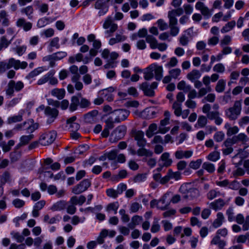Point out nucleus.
<instances>
[{"label": "nucleus", "instance_id": "obj_59", "mask_svg": "<svg viewBox=\"0 0 249 249\" xmlns=\"http://www.w3.org/2000/svg\"><path fill=\"white\" fill-rule=\"evenodd\" d=\"M189 37L185 34L182 35L179 38V44L183 46H186L189 42Z\"/></svg>", "mask_w": 249, "mask_h": 249}, {"label": "nucleus", "instance_id": "obj_43", "mask_svg": "<svg viewBox=\"0 0 249 249\" xmlns=\"http://www.w3.org/2000/svg\"><path fill=\"white\" fill-rule=\"evenodd\" d=\"M142 221V217L138 215L133 216L132 218L131 223L129 224V227L133 228L135 226L139 225Z\"/></svg>", "mask_w": 249, "mask_h": 249}, {"label": "nucleus", "instance_id": "obj_8", "mask_svg": "<svg viewBox=\"0 0 249 249\" xmlns=\"http://www.w3.org/2000/svg\"><path fill=\"white\" fill-rule=\"evenodd\" d=\"M22 126H24L27 130V133H32L35 130L38 128V124L37 123H34L32 120L25 122L23 124L17 125L15 129L17 130H20Z\"/></svg>", "mask_w": 249, "mask_h": 249}, {"label": "nucleus", "instance_id": "obj_47", "mask_svg": "<svg viewBox=\"0 0 249 249\" xmlns=\"http://www.w3.org/2000/svg\"><path fill=\"white\" fill-rule=\"evenodd\" d=\"M170 179L168 174H167L166 176L163 177H161V176L159 173H157V182H159L161 184H165Z\"/></svg>", "mask_w": 249, "mask_h": 249}, {"label": "nucleus", "instance_id": "obj_29", "mask_svg": "<svg viewBox=\"0 0 249 249\" xmlns=\"http://www.w3.org/2000/svg\"><path fill=\"white\" fill-rule=\"evenodd\" d=\"M224 216L221 212H218L216 214V218L213 223V226L214 228H217L221 226L224 221Z\"/></svg>", "mask_w": 249, "mask_h": 249}, {"label": "nucleus", "instance_id": "obj_33", "mask_svg": "<svg viewBox=\"0 0 249 249\" xmlns=\"http://www.w3.org/2000/svg\"><path fill=\"white\" fill-rule=\"evenodd\" d=\"M54 73L55 72L53 71H49L48 73L43 75L40 79H39L37 82V84L38 85H41L46 83L47 82L49 81V79L50 78V77H52L53 76Z\"/></svg>", "mask_w": 249, "mask_h": 249}, {"label": "nucleus", "instance_id": "obj_4", "mask_svg": "<svg viewBox=\"0 0 249 249\" xmlns=\"http://www.w3.org/2000/svg\"><path fill=\"white\" fill-rule=\"evenodd\" d=\"M179 192L184 194L185 199H193L199 196V191L197 189L189 187L187 184H182L179 188Z\"/></svg>", "mask_w": 249, "mask_h": 249}, {"label": "nucleus", "instance_id": "obj_63", "mask_svg": "<svg viewBox=\"0 0 249 249\" xmlns=\"http://www.w3.org/2000/svg\"><path fill=\"white\" fill-rule=\"evenodd\" d=\"M215 99V95L214 93H209L202 100L201 102L205 103L206 101L213 103Z\"/></svg>", "mask_w": 249, "mask_h": 249}, {"label": "nucleus", "instance_id": "obj_2", "mask_svg": "<svg viewBox=\"0 0 249 249\" xmlns=\"http://www.w3.org/2000/svg\"><path fill=\"white\" fill-rule=\"evenodd\" d=\"M242 110V100H236L233 106L225 111L226 117L230 120H236L240 115Z\"/></svg>", "mask_w": 249, "mask_h": 249}, {"label": "nucleus", "instance_id": "obj_44", "mask_svg": "<svg viewBox=\"0 0 249 249\" xmlns=\"http://www.w3.org/2000/svg\"><path fill=\"white\" fill-rule=\"evenodd\" d=\"M78 105L80 106L79 99L75 96L72 97L71 98V103L70 106V110L72 111L75 110Z\"/></svg>", "mask_w": 249, "mask_h": 249}, {"label": "nucleus", "instance_id": "obj_32", "mask_svg": "<svg viewBox=\"0 0 249 249\" xmlns=\"http://www.w3.org/2000/svg\"><path fill=\"white\" fill-rule=\"evenodd\" d=\"M86 201V198L83 196H73L71 198L69 203L74 204V205H82Z\"/></svg>", "mask_w": 249, "mask_h": 249}, {"label": "nucleus", "instance_id": "obj_42", "mask_svg": "<svg viewBox=\"0 0 249 249\" xmlns=\"http://www.w3.org/2000/svg\"><path fill=\"white\" fill-rule=\"evenodd\" d=\"M53 161L51 159L48 158L44 160V165L39 169L38 173L41 175L42 173L45 172V170L50 168L49 166L51 165Z\"/></svg>", "mask_w": 249, "mask_h": 249}, {"label": "nucleus", "instance_id": "obj_31", "mask_svg": "<svg viewBox=\"0 0 249 249\" xmlns=\"http://www.w3.org/2000/svg\"><path fill=\"white\" fill-rule=\"evenodd\" d=\"M24 112V110H21L18 115L9 117L7 119L8 123L11 124L21 121L22 119V115Z\"/></svg>", "mask_w": 249, "mask_h": 249}, {"label": "nucleus", "instance_id": "obj_6", "mask_svg": "<svg viewBox=\"0 0 249 249\" xmlns=\"http://www.w3.org/2000/svg\"><path fill=\"white\" fill-rule=\"evenodd\" d=\"M172 162V160L170 158V154L168 152L163 153L159 160V165L160 167L157 168V171L160 172L163 167L170 166Z\"/></svg>", "mask_w": 249, "mask_h": 249}, {"label": "nucleus", "instance_id": "obj_48", "mask_svg": "<svg viewBox=\"0 0 249 249\" xmlns=\"http://www.w3.org/2000/svg\"><path fill=\"white\" fill-rule=\"evenodd\" d=\"M107 236V230L104 229L100 233L97 238V242L99 244H102L104 242L105 238Z\"/></svg>", "mask_w": 249, "mask_h": 249}, {"label": "nucleus", "instance_id": "obj_62", "mask_svg": "<svg viewBox=\"0 0 249 249\" xmlns=\"http://www.w3.org/2000/svg\"><path fill=\"white\" fill-rule=\"evenodd\" d=\"M168 174L170 178H174L176 180L179 179L181 178V174L179 172H173L171 170H169Z\"/></svg>", "mask_w": 249, "mask_h": 249}, {"label": "nucleus", "instance_id": "obj_35", "mask_svg": "<svg viewBox=\"0 0 249 249\" xmlns=\"http://www.w3.org/2000/svg\"><path fill=\"white\" fill-rule=\"evenodd\" d=\"M235 25L236 23L234 20L229 22L222 27L221 32L223 34L229 32L235 27Z\"/></svg>", "mask_w": 249, "mask_h": 249}, {"label": "nucleus", "instance_id": "obj_21", "mask_svg": "<svg viewBox=\"0 0 249 249\" xmlns=\"http://www.w3.org/2000/svg\"><path fill=\"white\" fill-rule=\"evenodd\" d=\"M234 144L229 139H227L223 142V146L225 147V148L222 149V152L224 155H227L231 153L233 151L232 145Z\"/></svg>", "mask_w": 249, "mask_h": 249}, {"label": "nucleus", "instance_id": "obj_39", "mask_svg": "<svg viewBox=\"0 0 249 249\" xmlns=\"http://www.w3.org/2000/svg\"><path fill=\"white\" fill-rule=\"evenodd\" d=\"M79 78V75H74L71 78L72 82L75 83V89L78 90H81L83 87V84L81 82L78 81Z\"/></svg>", "mask_w": 249, "mask_h": 249}, {"label": "nucleus", "instance_id": "obj_3", "mask_svg": "<svg viewBox=\"0 0 249 249\" xmlns=\"http://www.w3.org/2000/svg\"><path fill=\"white\" fill-rule=\"evenodd\" d=\"M27 66V63L25 61L20 62L19 60L13 58L9 59L8 62H2L0 63V72L14 67L15 69H25Z\"/></svg>", "mask_w": 249, "mask_h": 249}, {"label": "nucleus", "instance_id": "obj_41", "mask_svg": "<svg viewBox=\"0 0 249 249\" xmlns=\"http://www.w3.org/2000/svg\"><path fill=\"white\" fill-rule=\"evenodd\" d=\"M202 168L209 173H213L215 170L214 165L209 162H204L202 164Z\"/></svg>", "mask_w": 249, "mask_h": 249}, {"label": "nucleus", "instance_id": "obj_55", "mask_svg": "<svg viewBox=\"0 0 249 249\" xmlns=\"http://www.w3.org/2000/svg\"><path fill=\"white\" fill-rule=\"evenodd\" d=\"M225 134L223 131H219L216 132L213 135V139L216 142H222L225 138Z\"/></svg>", "mask_w": 249, "mask_h": 249}, {"label": "nucleus", "instance_id": "obj_50", "mask_svg": "<svg viewBox=\"0 0 249 249\" xmlns=\"http://www.w3.org/2000/svg\"><path fill=\"white\" fill-rule=\"evenodd\" d=\"M220 158V153L217 151L213 152L207 156V159L209 160L215 162Z\"/></svg>", "mask_w": 249, "mask_h": 249}, {"label": "nucleus", "instance_id": "obj_15", "mask_svg": "<svg viewBox=\"0 0 249 249\" xmlns=\"http://www.w3.org/2000/svg\"><path fill=\"white\" fill-rule=\"evenodd\" d=\"M227 203L222 198H219L212 202L209 204V207L211 209L217 211L221 210Z\"/></svg>", "mask_w": 249, "mask_h": 249}, {"label": "nucleus", "instance_id": "obj_52", "mask_svg": "<svg viewBox=\"0 0 249 249\" xmlns=\"http://www.w3.org/2000/svg\"><path fill=\"white\" fill-rule=\"evenodd\" d=\"M61 217L57 216L50 218L48 215H46L44 217V221L49 224H53L58 221Z\"/></svg>", "mask_w": 249, "mask_h": 249}, {"label": "nucleus", "instance_id": "obj_53", "mask_svg": "<svg viewBox=\"0 0 249 249\" xmlns=\"http://www.w3.org/2000/svg\"><path fill=\"white\" fill-rule=\"evenodd\" d=\"M208 120L206 116H204L203 115H201L198 117L197 122V124L200 127H204L206 124H207Z\"/></svg>", "mask_w": 249, "mask_h": 249}, {"label": "nucleus", "instance_id": "obj_23", "mask_svg": "<svg viewBox=\"0 0 249 249\" xmlns=\"http://www.w3.org/2000/svg\"><path fill=\"white\" fill-rule=\"evenodd\" d=\"M226 244V242L222 240L218 235H215L211 241V245H216L218 248H224Z\"/></svg>", "mask_w": 249, "mask_h": 249}, {"label": "nucleus", "instance_id": "obj_49", "mask_svg": "<svg viewBox=\"0 0 249 249\" xmlns=\"http://www.w3.org/2000/svg\"><path fill=\"white\" fill-rule=\"evenodd\" d=\"M212 89L211 87H206L203 88H201L198 93L197 97L200 98L204 95H205L207 93L210 92L212 91Z\"/></svg>", "mask_w": 249, "mask_h": 249}, {"label": "nucleus", "instance_id": "obj_60", "mask_svg": "<svg viewBox=\"0 0 249 249\" xmlns=\"http://www.w3.org/2000/svg\"><path fill=\"white\" fill-rule=\"evenodd\" d=\"M213 71L217 73H222L225 71V68L222 63H218L214 66Z\"/></svg>", "mask_w": 249, "mask_h": 249}, {"label": "nucleus", "instance_id": "obj_11", "mask_svg": "<svg viewBox=\"0 0 249 249\" xmlns=\"http://www.w3.org/2000/svg\"><path fill=\"white\" fill-rule=\"evenodd\" d=\"M229 139L234 144L238 142H241L242 144H244L249 141V138L244 133H239Z\"/></svg>", "mask_w": 249, "mask_h": 249}, {"label": "nucleus", "instance_id": "obj_64", "mask_svg": "<svg viewBox=\"0 0 249 249\" xmlns=\"http://www.w3.org/2000/svg\"><path fill=\"white\" fill-rule=\"evenodd\" d=\"M158 26L161 31L165 30L168 28V24L162 19L157 21Z\"/></svg>", "mask_w": 249, "mask_h": 249}, {"label": "nucleus", "instance_id": "obj_10", "mask_svg": "<svg viewBox=\"0 0 249 249\" xmlns=\"http://www.w3.org/2000/svg\"><path fill=\"white\" fill-rule=\"evenodd\" d=\"M108 0H98L96 1L95 7L96 9H99V15L103 16L108 11V8L107 5Z\"/></svg>", "mask_w": 249, "mask_h": 249}, {"label": "nucleus", "instance_id": "obj_1", "mask_svg": "<svg viewBox=\"0 0 249 249\" xmlns=\"http://www.w3.org/2000/svg\"><path fill=\"white\" fill-rule=\"evenodd\" d=\"M146 36V41L148 43L150 44L151 48L154 49L156 48V41L155 36L156 35V27L153 26L149 29L148 34L147 31L145 28H142L140 29L137 34H133L131 38L132 40L137 39L138 37H143Z\"/></svg>", "mask_w": 249, "mask_h": 249}, {"label": "nucleus", "instance_id": "obj_61", "mask_svg": "<svg viewBox=\"0 0 249 249\" xmlns=\"http://www.w3.org/2000/svg\"><path fill=\"white\" fill-rule=\"evenodd\" d=\"M231 37L229 35L225 36L220 40V45L221 47L228 45L231 43Z\"/></svg>", "mask_w": 249, "mask_h": 249}, {"label": "nucleus", "instance_id": "obj_5", "mask_svg": "<svg viewBox=\"0 0 249 249\" xmlns=\"http://www.w3.org/2000/svg\"><path fill=\"white\" fill-rule=\"evenodd\" d=\"M56 136V134L55 131L46 132L40 136L39 142L43 146L48 145L54 142Z\"/></svg>", "mask_w": 249, "mask_h": 249}, {"label": "nucleus", "instance_id": "obj_54", "mask_svg": "<svg viewBox=\"0 0 249 249\" xmlns=\"http://www.w3.org/2000/svg\"><path fill=\"white\" fill-rule=\"evenodd\" d=\"M33 8L32 6H29L24 8H23L21 12L22 13L25 14L29 19L32 18V14L33 13Z\"/></svg>", "mask_w": 249, "mask_h": 249}, {"label": "nucleus", "instance_id": "obj_14", "mask_svg": "<svg viewBox=\"0 0 249 249\" xmlns=\"http://www.w3.org/2000/svg\"><path fill=\"white\" fill-rule=\"evenodd\" d=\"M193 152L192 150H183L181 149H178L174 153V156L177 160H180L183 158L188 159L193 155Z\"/></svg>", "mask_w": 249, "mask_h": 249}, {"label": "nucleus", "instance_id": "obj_12", "mask_svg": "<svg viewBox=\"0 0 249 249\" xmlns=\"http://www.w3.org/2000/svg\"><path fill=\"white\" fill-rule=\"evenodd\" d=\"M67 55V53L65 52H59L56 53H54L52 55L46 56L43 58V61H50V64L51 66H53L52 64V60H59L63 58L66 57Z\"/></svg>", "mask_w": 249, "mask_h": 249}, {"label": "nucleus", "instance_id": "obj_45", "mask_svg": "<svg viewBox=\"0 0 249 249\" xmlns=\"http://www.w3.org/2000/svg\"><path fill=\"white\" fill-rule=\"evenodd\" d=\"M47 68L46 67H38L34 70H33L32 71H31L29 73V76L31 77H33L35 76H36L38 75H39L40 73L44 71H47Z\"/></svg>", "mask_w": 249, "mask_h": 249}, {"label": "nucleus", "instance_id": "obj_58", "mask_svg": "<svg viewBox=\"0 0 249 249\" xmlns=\"http://www.w3.org/2000/svg\"><path fill=\"white\" fill-rule=\"evenodd\" d=\"M142 88L144 91L145 94L149 96L153 95L154 93V89L152 87L150 88V89H148V86L147 83H144L142 85Z\"/></svg>", "mask_w": 249, "mask_h": 249}, {"label": "nucleus", "instance_id": "obj_9", "mask_svg": "<svg viewBox=\"0 0 249 249\" xmlns=\"http://www.w3.org/2000/svg\"><path fill=\"white\" fill-rule=\"evenodd\" d=\"M90 185V182L89 179H85L80 184L72 189V192L75 194H80L85 191Z\"/></svg>", "mask_w": 249, "mask_h": 249}, {"label": "nucleus", "instance_id": "obj_28", "mask_svg": "<svg viewBox=\"0 0 249 249\" xmlns=\"http://www.w3.org/2000/svg\"><path fill=\"white\" fill-rule=\"evenodd\" d=\"M170 122L166 120L162 119L160 121L159 126L158 132L162 134H165L170 130V127L166 126L169 124Z\"/></svg>", "mask_w": 249, "mask_h": 249}, {"label": "nucleus", "instance_id": "obj_57", "mask_svg": "<svg viewBox=\"0 0 249 249\" xmlns=\"http://www.w3.org/2000/svg\"><path fill=\"white\" fill-rule=\"evenodd\" d=\"M51 22L50 19L48 18H40L37 23V26L38 28H42L48 25Z\"/></svg>", "mask_w": 249, "mask_h": 249}, {"label": "nucleus", "instance_id": "obj_7", "mask_svg": "<svg viewBox=\"0 0 249 249\" xmlns=\"http://www.w3.org/2000/svg\"><path fill=\"white\" fill-rule=\"evenodd\" d=\"M103 28L107 30L105 34L107 35V37H109L117 29L118 25L113 22L110 17H108L105 21Z\"/></svg>", "mask_w": 249, "mask_h": 249}, {"label": "nucleus", "instance_id": "obj_56", "mask_svg": "<svg viewBox=\"0 0 249 249\" xmlns=\"http://www.w3.org/2000/svg\"><path fill=\"white\" fill-rule=\"evenodd\" d=\"M54 35V30L52 28H48L46 30H43L40 33V36H44L48 38L53 36Z\"/></svg>", "mask_w": 249, "mask_h": 249}, {"label": "nucleus", "instance_id": "obj_27", "mask_svg": "<svg viewBox=\"0 0 249 249\" xmlns=\"http://www.w3.org/2000/svg\"><path fill=\"white\" fill-rule=\"evenodd\" d=\"M201 76V74L198 70H193L187 74L186 77L191 82H194L198 80Z\"/></svg>", "mask_w": 249, "mask_h": 249}, {"label": "nucleus", "instance_id": "obj_16", "mask_svg": "<svg viewBox=\"0 0 249 249\" xmlns=\"http://www.w3.org/2000/svg\"><path fill=\"white\" fill-rule=\"evenodd\" d=\"M113 114L116 117L115 121L120 122L125 120L129 115V112L125 109H118L114 111Z\"/></svg>", "mask_w": 249, "mask_h": 249}, {"label": "nucleus", "instance_id": "obj_38", "mask_svg": "<svg viewBox=\"0 0 249 249\" xmlns=\"http://www.w3.org/2000/svg\"><path fill=\"white\" fill-rule=\"evenodd\" d=\"M119 208V204L118 202H113L108 204L106 207V211L109 213H114L116 214Z\"/></svg>", "mask_w": 249, "mask_h": 249}, {"label": "nucleus", "instance_id": "obj_34", "mask_svg": "<svg viewBox=\"0 0 249 249\" xmlns=\"http://www.w3.org/2000/svg\"><path fill=\"white\" fill-rule=\"evenodd\" d=\"M143 137L144 134L142 131H138L135 133V139L140 146H143L145 143Z\"/></svg>", "mask_w": 249, "mask_h": 249}, {"label": "nucleus", "instance_id": "obj_30", "mask_svg": "<svg viewBox=\"0 0 249 249\" xmlns=\"http://www.w3.org/2000/svg\"><path fill=\"white\" fill-rule=\"evenodd\" d=\"M16 25L18 27H22L24 30L25 31L30 30L32 27L31 23L26 22L23 18H19L17 21Z\"/></svg>", "mask_w": 249, "mask_h": 249}, {"label": "nucleus", "instance_id": "obj_37", "mask_svg": "<svg viewBox=\"0 0 249 249\" xmlns=\"http://www.w3.org/2000/svg\"><path fill=\"white\" fill-rule=\"evenodd\" d=\"M226 86V81L223 79H220L217 82L215 88L216 92H222L224 91Z\"/></svg>", "mask_w": 249, "mask_h": 249}, {"label": "nucleus", "instance_id": "obj_22", "mask_svg": "<svg viewBox=\"0 0 249 249\" xmlns=\"http://www.w3.org/2000/svg\"><path fill=\"white\" fill-rule=\"evenodd\" d=\"M48 102L49 105H52L56 107L60 106L61 108L63 110L66 109L69 105V102L67 100H63L61 102L53 101L52 100H48Z\"/></svg>", "mask_w": 249, "mask_h": 249}, {"label": "nucleus", "instance_id": "obj_46", "mask_svg": "<svg viewBox=\"0 0 249 249\" xmlns=\"http://www.w3.org/2000/svg\"><path fill=\"white\" fill-rule=\"evenodd\" d=\"M202 163V160L201 159H197L196 160L191 161L189 164L190 168L196 170L198 169Z\"/></svg>", "mask_w": 249, "mask_h": 249}, {"label": "nucleus", "instance_id": "obj_40", "mask_svg": "<svg viewBox=\"0 0 249 249\" xmlns=\"http://www.w3.org/2000/svg\"><path fill=\"white\" fill-rule=\"evenodd\" d=\"M45 114L50 117L55 118L58 115V111L56 109H52L50 107H47L44 111Z\"/></svg>", "mask_w": 249, "mask_h": 249}, {"label": "nucleus", "instance_id": "obj_19", "mask_svg": "<svg viewBox=\"0 0 249 249\" xmlns=\"http://www.w3.org/2000/svg\"><path fill=\"white\" fill-rule=\"evenodd\" d=\"M178 21L169 20L170 34L173 36H177L179 32V28L177 26Z\"/></svg>", "mask_w": 249, "mask_h": 249}, {"label": "nucleus", "instance_id": "obj_13", "mask_svg": "<svg viewBox=\"0 0 249 249\" xmlns=\"http://www.w3.org/2000/svg\"><path fill=\"white\" fill-rule=\"evenodd\" d=\"M195 8L196 10H199L201 14L206 18H209L211 16V13L209 9L201 1H198L195 5Z\"/></svg>", "mask_w": 249, "mask_h": 249}, {"label": "nucleus", "instance_id": "obj_26", "mask_svg": "<svg viewBox=\"0 0 249 249\" xmlns=\"http://www.w3.org/2000/svg\"><path fill=\"white\" fill-rule=\"evenodd\" d=\"M155 108L150 107L144 109L141 113V116L145 119L152 118L155 116Z\"/></svg>", "mask_w": 249, "mask_h": 249}, {"label": "nucleus", "instance_id": "obj_20", "mask_svg": "<svg viewBox=\"0 0 249 249\" xmlns=\"http://www.w3.org/2000/svg\"><path fill=\"white\" fill-rule=\"evenodd\" d=\"M183 10L181 8L173 9L168 12V18L169 20H173L178 21L176 16H179L183 14Z\"/></svg>", "mask_w": 249, "mask_h": 249}, {"label": "nucleus", "instance_id": "obj_18", "mask_svg": "<svg viewBox=\"0 0 249 249\" xmlns=\"http://www.w3.org/2000/svg\"><path fill=\"white\" fill-rule=\"evenodd\" d=\"M114 90V88L110 87L100 91V94L106 100L108 101H111L113 100V99L112 92H113Z\"/></svg>", "mask_w": 249, "mask_h": 249}, {"label": "nucleus", "instance_id": "obj_25", "mask_svg": "<svg viewBox=\"0 0 249 249\" xmlns=\"http://www.w3.org/2000/svg\"><path fill=\"white\" fill-rule=\"evenodd\" d=\"M51 93L52 96L60 100L64 97L66 91L64 89L55 88L51 90Z\"/></svg>", "mask_w": 249, "mask_h": 249}, {"label": "nucleus", "instance_id": "obj_17", "mask_svg": "<svg viewBox=\"0 0 249 249\" xmlns=\"http://www.w3.org/2000/svg\"><path fill=\"white\" fill-rule=\"evenodd\" d=\"M156 73V64L153 63L144 71V78L147 80H150Z\"/></svg>", "mask_w": 249, "mask_h": 249}, {"label": "nucleus", "instance_id": "obj_36", "mask_svg": "<svg viewBox=\"0 0 249 249\" xmlns=\"http://www.w3.org/2000/svg\"><path fill=\"white\" fill-rule=\"evenodd\" d=\"M66 202L59 201L54 203L51 207V210L53 211H58L63 210L66 206Z\"/></svg>", "mask_w": 249, "mask_h": 249}, {"label": "nucleus", "instance_id": "obj_24", "mask_svg": "<svg viewBox=\"0 0 249 249\" xmlns=\"http://www.w3.org/2000/svg\"><path fill=\"white\" fill-rule=\"evenodd\" d=\"M222 196H225L224 193H222L217 189H211L207 194L206 196L208 199L212 200L214 198Z\"/></svg>", "mask_w": 249, "mask_h": 249}, {"label": "nucleus", "instance_id": "obj_51", "mask_svg": "<svg viewBox=\"0 0 249 249\" xmlns=\"http://www.w3.org/2000/svg\"><path fill=\"white\" fill-rule=\"evenodd\" d=\"M0 17L2 20V25L5 26H8L9 21L8 18V15L5 11L3 10L0 12Z\"/></svg>", "mask_w": 249, "mask_h": 249}]
</instances>
